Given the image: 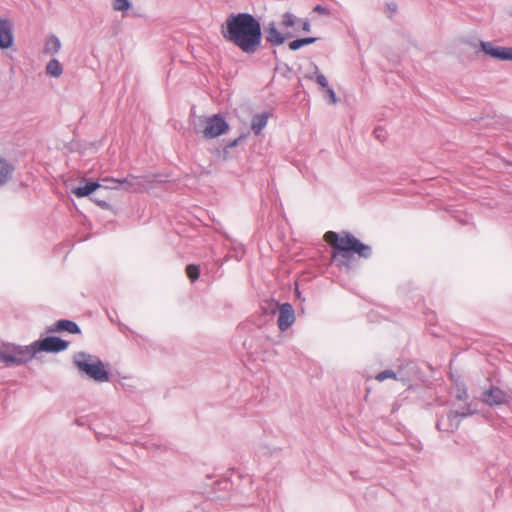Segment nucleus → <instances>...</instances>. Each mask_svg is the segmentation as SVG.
<instances>
[{"label":"nucleus","mask_w":512,"mask_h":512,"mask_svg":"<svg viewBox=\"0 0 512 512\" xmlns=\"http://www.w3.org/2000/svg\"><path fill=\"white\" fill-rule=\"evenodd\" d=\"M295 23H296V17L292 13L286 12L283 14L282 25L284 27H292L295 25Z\"/></svg>","instance_id":"nucleus-21"},{"label":"nucleus","mask_w":512,"mask_h":512,"mask_svg":"<svg viewBox=\"0 0 512 512\" xmlns=\"http://www.w3.org/2000/svg\"><path fill=\"white\" fill-rule=\"evenodd\" d=\"M112 6L115 11H127L131 4L129 0H114Z\"/></svg>","instance_id":"nucleus-20"},{"label":"nucleus","mask_w":512,"mask_h":512,"mask_svg":"<svg viewBox=\"0 0 512 512\" xmlns=\"http://www.w3.org/2000/svg\"><path fill=\"white\" fill-rule=\"evenodd\" d=\"M61 48V42L58 37L51 35L46 39L44 53L49 55L56 54Z\"/></svg>","instance_id":"nucleus-16"},{"label":"nucleus","mask_w":512,"mask_h":512,"mask_svg":"<svg viewBox=\"0 0 512 512\" xmlns=\"http://www.w3.org/2000/svg\"><path fill=\"white\" fill-rule=\"evenodd\" d=\"M302 29H303V31H305V32H309V31H310V23H309V21H308V20L303 21V23H302Z\"/></svg>","instance_id":"nucleus-30"},{"label":"nucleus","mask_w":512,"mask_h":512,"mask_svg":"<svg viewBox=\"0 0 512 512\" xmlns=\"http://www.w3.org/2000/svg\"><path fill=\"white\" fill-rule=\"evenodd\" d=\"M305 39H306L308 45L315 43L318 40V38H316V37H306Z\"/></svg>","instance_id":"nucleus-31"},{"label":"nucleus","mask_w":512,"mask_h":512,"mask_svg":"<svg viewBox=\"0 0 512 512\" xmlns=\"http://www.w3.org/2000/svg\"><path fill=\"white\" fill-rule=\"evenodd\" d=\"M313 12L321 14V15H325V16L331 15V11L328 8H326L322 5H319V4L313 8Z\"/></svg>","instance_id":"nucleus-26"},{"label":"nucleus","mask_w":512,"mask_h":512,"mask_svg":"<svg viewBox=\"0 0 512 512\" xmlns=\"http://www.w3.org/2000/svg\"><path fill=\"white\" fill-rule=\"evenodd\" d=\"M186 274L192 282L197 280L199 277V274H200L199 266L194 265V264L187 265Z\"/></svg>","instance_id":"nucleus-19"},{"label":"nucleus","mask_w":512,"mask_h":512,"mask_svg":"<svg viewBox=\"0 0 512 512\" xmlns=\"http://www.w3.org/2000/svg\"><path fill=\"white\" fill-rule=\"evenodd\" d=\"M337 256H338V255H337L336 253H334V255H333V259H336V258H337Z\"/></svg>","instance_id":"nucleus-35"},{"label":"nucleus","mask_w":512,"mask_h":512,"mask_svg":"<svg viewBox=\"0 0 512 512\" xmlns=\"http://www.w3.org/2000/svg\"><path fill=\"white\" fill-rule=\"evenodd\" d=\"M302 46H301V43H300V39H296V40H293L291 42H289V48L291 50H298L300 49Z\"/></svg>","instance_id":"nucleus-27"},{"label":"nucleus","mask_w":512,"mask_h":512,"mask_svg":"<svg viewBox=\"0 0 512 512\" xmlns=\"http://www.w3.org/2000/svg\"><path fill=\"white\" fill-rule=\"evenodd\" d=\"M223 38L246 55L255 54L262 45L260 21L250 13H232L221 25Z\"/></svg>","instance_id":"nucleus-1"},{"label":"nucleus","mask_w":512,"mask_h":512,"mask_svg":"<svg viewBox=\"0 0 512 512\" xmlns=\"http://www.w3.org/2000/svg\"><path fill=\"white\" fill-rule=\"evenodd\" d=\"M300 43H301L302 47L305 46V45H308L305 38H300Z\"/></svg>","instance_id":"nucleus-33"},{"label":"nucleus","mask_w":512,"mask_h":512,"mask_svg":"<svg viewBox=\"0 0 512 512\" xmlns=\"http://www.w3.org/2000/svg\"><path fill=\"white\" fill-rule=\"evenodd\" d=\"M325 91L328 94L331 102L332 103H336L337 99H336V95H335L334 90L332 88L328 87V89H326Z\"/></svg>","instance_id":"nucleus-28"},{"label":"nucleus","mask_w":512,"mask_h":512,"mask_svg":"<svg viewBox=\"0 0 512 512\" xmlns=\"http://www.w3.org/2000/svg\"><path fill=\"white\" fill-rule=\"evenodd\" d=\"M14 165L7 159L0 157V189L12 180Z\"/></svg>","instance_id":"nucleus-13"},{"label":"nucleus","mask_w":512,"mask_h":512,"mask_svg":"<svg viewBox=\"0 0 512 512\" xmlns=\"http://www.w3.org/2000/svg\"><path fill=\"white\" fill-rule=\"evenodd\" d=\"M132 186L133 183L128 180V178L119 180L104 177L98 180H93L85 177H75L65 181L66 190H69L70 192H95L97 189L128 191Z\"/></svg>","instance_id":"nucleus-2"},{"label":"nucleus","mask_w":512,"mask_h":512,"mask_svg":"<svg viewBox=\"0 0 512 512\" xmlns=\"http://www.w3.org/2000/svg\"><path fill=\"white\" fill-rule=\"evenodd\" d=\"M13 24L9 19L0 18V48L8 49L13 45Z\"/></svg>","instance_id":"nucleus-9"},{"label":"nucleus","mask_w":512,"mask_h":512,"mask_svg":"<svg viewBox=\"0 0 512 512\" xmlns=\"http://www.w3.org/2000/svg\"><path fill=\"white\" fill-rule=\"evenodd\" d=\"M90 195L95 196L96 194H82V193L77 194V196H90Z\"/></svg>","instance_id":"nucleus-34"},{"label":"nucleus","mask_w":512,"mask_h":512,"mask_svg":"<svg viewBox=\"0 0 512 512\" xmlns=\"http://www.w3.org/2000/svg\"><path fill=\"white\" fill-rule=\"evenodd\" d=\"M68 347V342L58 337H46L42 340L35 341L30 346H27L32 353V357L40 351L45 352H60Z\"/></svg>","instance_id":"nucleus-6"},{"label":"nucleus","mask_w":512,"mask_h":512,"mask_svg":"<svg viewBox=\"0 0 512 512\" xmlns=\"http://www.w3.org/2000/svg\"><path fill=\"white\" fill-rule=\"evenodd\" d=\"M246 138L245 135H241L239 136L238 138H236L235 140L229 142L228 144L225 145L224 149H223V153H224V158H227V154H228V149L229 148H232V147H235L237 146L241 141H243L244 139Z\"/></svg>","instance_id":"nucleus-22"},{"label":"nucleus","mask_w":512,"mask_h":512,"mask_svg":"<svg viewBox=\"0 0 512 512\" xmlns=\"http://www.w3.org/2000/svg\"><path fill=\"white\" fill-rule=\"evenodd\" d=\"M55 326V330L57 331H67L71 334L80 333V328L78 327V325L70 320H59L56 322Z\"/></svg>","instance_id":"nucleus-17"},{"label":"nucleus","mask_w":512,"mask_h":512,"mask_svg":"<svg viewBox=\"0 0 512 512\" xmlns=\"http://www.w3.org/2000/svg\"><path fill=\"white\" fill-rule=\"evenodd\" d=\"M295 321L294 310L289 303L281 304L279 307L278 327L281 331L288 329Z\"/></svg>","instance_id":"nucleus-10"},{"label":"nucleus","mask_w":512,"mask_h":512,"mask_svg":"<svg viewBox=\"0 0 512 512\" xmlns=\"http://www.w3.org/2000/svg\"><path fill=\"white\" fill-rule=\"evenodd\" d=\"M63 72L62 65L57 59H51L46 66V73L52 77H59Z\"/></svg>","instance_id":"nucleus-18"},{"label":"nucleus","mask_w":512,"mask_h":512,"mask_svg":"<svg viewBox=\"0 0 512 512\" xmlns=\"http://www.w3.org/2000/svg\"><path fill=\"white\" fill-rule=\"evenodd\" d=\"M460 416L456 412L442 415L437 421V428L443 432H453L459 427Z\"/></svg>","instance_id":"nucleus-11"},{"label":"nucleus","mask_w":512,"mask_h":512,"mask_svg":"<svg viewBox=\"0 0 512 512\" xmlns=\"http://www.w3.org/2000/svg\"><path fill=\"white\" fill-rule=\"evenodd\" d=\"M480 48L486 55L496 60H512V47L494 46L491 42L480 41Z\"/></svg>","instance_id":"nucleus-8"},{"label":"nucleus","mask_w":512,"mask_h":512,"mask_svg":"<svg viewBox=\"0 0 512 512\" xmlns=\"http://www.w3.org/2000/svg\"><path fill=\"white\" fill-rule=\"evenodd\" d=\"M32 358V353L26 347L4 345L0 348V363L5 365H20Z\"/></svg>","instance_id":"nucleus-4"},{"label":"nucleus","mask_w":512,"mask_h":512,"mask_svg":"<svg viewBox=\"0 0 512 512\" xmlns=\"http://www.w3.org/2000/svg\"><path fill=\"white\" fill-rule=\"evenodd\" d=\"M205 122L206 126L203 130V136L207 139L216 138L229 129L228 123L219 114L207 118Z\"/></svg>","instance_id":"nucleus-7"},{"label":"nucleus","mask_w":512,"mask_h":512,"mask_svg":"<svg viewBox=\"0 0 512 512\" xmlns=\"http://www.w3.org/2000/svg\"><path fill=\"white\" fill-rule=\"evenodd\" d=\"M373 134H374L375 138L381 142L385 141L387 138V132L382 127H376L373 131Z\"/></svg>","instance_id":"nucleus-23"},{"label":"nucleus","mask_w":512,"mask_h":512,"mask_svg":"<svg viewBox=\"0 0 512 512\" xmlns=\"http://www.w3.org/2000/svg\"><path fill=\"white\" fill-rule=\"evenodd\" d=\"M264 32L266 41L273 46H279L285 42L287 37H291V35L285 36L279 32L274 22L269 23Z\"/></svg>","instance_id":"nucleus-12"},{"label":"nucleus","mask_w":512,"mask_h":512,"mask_svg":"<svg viewBox=\"0 0 512 512\" xmlns=\"http://www.w3.org/2000/svg\"><path fill=\"white\" fill-rule=\"evenodd\" d=\"M386 6L387 9L390 11L391 15L397 11V4L394 2L388 3Z\"/></svg>","instance_id":"nucleus-29"},{"label":"nucleus","mask_w":512,"mask_h":512,"mask_svg":"<svg viewBox=\"0 0 512 512\" xmlns=\"http://www.w3.org/2000/svg\"><path fill=\"white\" fill-rule=\"evenodd\" d=\"M483 401L490 406L500 405L506 401V395L502 390L498 388H492L484 392Z\"/></svg>","instance_id":"nucleus-14"},{"label":"nucleus","mask_w":512,"mask_h":512,"mask_svg":"<svg viewBox=\"0 0 512 512\" xmlns=\"http://www.w3.org/2000/svg\"><path fill=\"white\" fill-rule=\"evenodd\" d=\"M316 82L317 84H319L324 90L328 89L329 85H328V81H327V78L321 74V73H316Z\"/></svg>","instance_id":"nucleus-25"},{"label":"nucleus","mask_w":512,"mask_h":512,"mask_svg":"<svg viewBox=\"0 0 512 512\" xmlns=\"http://www.w3.org/2000/svg\"><path fill=\"white\" fill-rule=\"evenodd\" d=\"M324 240L335 250L341 252L352 251L363 258H368L371 254V248L368 245L361 243L353 235L346 232L328 231L324 234Z\"/></svg>","instance_id":"nucleus-3"},{"label":"nucleus","mask_w":512,"mask_h":512,"mask_svg":"<svg viewBox=\"0 0 512 512\" xmlns=\"http://www.w3.org/2000/svg\"><path fill=\"white\" fill-rule=\"evenodd\" d=\"M387 378H396V374L391 371V370H385V371H382L380 372L377 376H376V379L379 380V381H383Z\"/></svg>","instance_id":"nucleus-24"},{"label":"nucleus","mask_w":512,"mask_h":512,"mask_svg":"<svg viewBox=\"0 0 512 512\" xmlns=\"http://www.w3.org/2000/svg\"><path fill=\"white\" fill-rule=\"evenodd\" d=\"M78 368L98 382H105L109 379V374L105 370L103 363L98 359L82 356L76 361Z\"/></svg>","instance_id":"nucleus-5"},{"label":"nucleus","mask_w":512,"mask_h":512,"mask_svg":"<svg viewBox=\"0 0 512 512\" xmlns=\"http://www.w3.org/2000/svg\"><path fill=\"white\" fill-rule=\"evenodd\" d=\"M128 180L132 181V183L134 184V182L137 180V178L136 177H130V178H128ZM132 188H133V190H136V187H134V185L132 186ZM129 189H131V187Z\"/></svg>","instance_id":"nucleus-32"},{"label":"nucleus","mask_w":512,"mask_h":512,"mask_svg":"<svg viewBox=\"0 0 512 512\" xmlns=\"http://www.w3.org/2000/svg\"><path fill=\"white\" fill-rule=\"evenodd\" d=\"M270 112L264 111L262 113L255 114L251 120V129L255 135H260L263 128L266 126L267 121L270 117Z\"/></svg>","instance_id":"nucleus-15"}]
</instances>
